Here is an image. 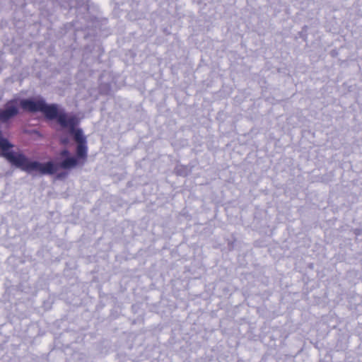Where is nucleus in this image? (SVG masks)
I'll use <instances>...</instances> for the list:
<instances>
[{"mask_svg":"<svg viewBox=\"0 0 362 362\" xmlns=\"http://www.w3.org/2000/svg\"><path fill=\"white\" fill-rule=\"evenodd\" d=\"M80 119L78 117L73 120L72 124H67L66 127H61L64 129H67L71 136H72L76 142L75 155L72 156L67 148L62 149L59 154L58 163L49 160L45 163H39L41 165L33 172H38L42 175H54L59 168L63 170H71L78 165L83 164L88 157V144L86 136L83 134L82 129L78 128Z\"/></svg>","mask_w":362,"mask_h":362,"instance_id":"obj_1","label":"nucleus"},{"mask_svg":"<svg viewBox=\"0 0 362 362\" xmlns=\"http://www.w3.org/2000/svg\"><path fill=\"white\" fill-rule=\"evenodd\" d=\"M67 175L66 172H61L57 175V178L59 180H62Z\"/></svg>","mask_w":362,"mask_h":362,"instance_id":"obj_7","label":"nucleus"},{"mask_svg":"<svg viewBox=\"0 0 362 362\" xmlns=\"http://www.w3.org/2000/svg\"><path fill=\"white\" fill-rule=\"evenodd\" d=\"M20 98L16 97L7 101L0 109V122L8 123L20 114Z\"/></svg>","mask_w":362,"mask_h":362,"instance_id":"obj_3","label":"nucleus"},{"mask_svg":"<svg viewBox=\"0 0 362 362\" xmlns=\"http://www.w3.org/2000/svg\"><path fill=\"white\" fill-rule=\"evenodd\" d=\"M176 173L177 175L185 177L187 175V169L184 166H177L176 168Z\"/></svg>","mask_w":362,"mask_h":362,"instance_id":"obj_5","label":"nucleus"},{"mask_svg":"<svg viewBox=\"0 0 362 362\" xmlns=\"http://www.w3.org/2000/svg\"><path fill=\"white\" fill-rule=\"evenodd\" d=\"M20 103L23 111L32 113L42 112L47 119L56 121L60 127L72 124L74 119L77 117L73 112H67L64 107L57 103H47L41 96L20 98Z\"/></svg>","mask_w":362,"mask_h":362,"instance_id":"obj_2","label":"nucleus"},{"mask_svg":"<svg viewBox=\"0 0 362 362\" xmlns=\"http://www.w3.org/2000/svg\"><path fill=\"white\" fill-rule=\"evenodd\" d=\"M59 143L63 146H67L70 144V138L68 135H62L59 138Z\"/></svg>","mask_w":362,"mask_h":362,"instance_id":"obj_6","label":"nucleus"},{"mask_svg":"<svg viewBox=\"0 0 362 362\" xmlns=\"http://www.w3.org/2000/svg\"><path fill=\"white\" fill-rule=\"evenodd\" d=\"M99 90L101 94L107 95L111 90V87L109 83H101L99 86Z\"/></svg>","mask_w":362,"mask_h":362,"instance_id":"obj_4","label":"nucleus"}]
</instances>
